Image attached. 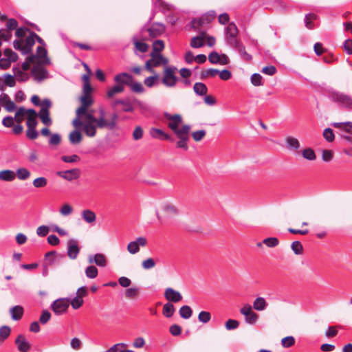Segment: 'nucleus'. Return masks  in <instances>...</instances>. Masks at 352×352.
I'll list each match as a JSON object with an SVG mask.
<instances>
[{
	"mask_svg": "<svg viewBox=\"0 0 352 352\" xmlns=\"http://www.w3.org/2000/svg\"><path fill=\"white\" fill-rule=\"evenodd\" d=\"M61 142V136L58 133H54L50 135V138L49 140L50 145L57 146Z\"/></svg>",
	"mask_w": 352,
	"mask_h": 352,
	"instance_id": "680f3d73",
	"label": "nucleus"
},
{
	"mask_svg": "<svg viewBox=\"0 0 352 352\" xmlns=\"http://www.w3.org/2000/svg\"><path fill=\"white\" fill-rule=\"evenodd\" d=\"M35 36H37V34L34 32H31L30 35L25 38V44L23 48V54H28L31 52L32 47L35 44Z\"/></svg>",
	"mask_w": 352,
	"mask_h": 352,
	"instance_id": "5701e85b",
	"label": "nucleus"
},
{
	"mask_svg": "<svg viewBox=\"0 0 352 352\" xmlns=\"http://www.w3.org/2000/svg\"><path fill=\"white\" fill-rule=\"evenodd\" d=\"M192 314L191 308L188 305L182 306L179 309V314L182 318L188 319L191 317Z\"/></svg>",
	"mask_w": 352,
	"mask_h": 352,
	"instance_id": "49530a36",
	"label": "nucleus"
},
{
	"mask_svg": "<svg viewBox=\"0 0 352 352\" xmlns=\"http://www.w3.org/2000/svg\"><path fill=\"white\" fill-rule=\"evenodd\" d=\"M11 329L8 326H2L0 327V337L3 340H6L10 335Z\"/></svg>",
	"mask_w": 352,
	"mask_h": 352,
	"instance_id": "6e6d98bb",
	"label": "nucleus"
},
{
	"mask_svg": "<svg viewBox=\"0 0 352 352\" xmlns=\"http://www.w3.org/2000/svg\"><path fill=\"white\" fill-rule=\"evenodd\" d=\"M156 265V263L153 258H148L142 262L143 269L148 270L153 268Z\"/></svg>",
	"mask_w": 352,
	"mask_h": 352,
	"instance_id": "3c124183",
	"label": "nucleus"
},
{
	"mask_svg": "<svg viewBox=\"0 0 352 352\" xmlns=\"http://www.w3.org/2000/svg\"><path fill=\"white\" fill-rule=\"evenodd\" d=\"M177 71V69L175 67H165L162 79V82L165 86L168 87H173L176 85L178 80L175 75Z\"/></svg>",
	"mask_w": 352,
	"mask_h": 352,
	"instance_id": "39448f33",
	"label": "nucleus"
},
{
	"mask_svg": "<svg viewBox=\"0 0 352 352\" xmlns=\"http://www.w3.org/2000/svg\"><path fill=\"white\" fill-rule=\"evenodd\" d=\"M69 300L66 298H60L55 300L51 305L52 309L56 314H62L67 310Z\"/></svg>",
	"mask_w": 352,
	"mask_h": 352,
	"instance_id": "9b49d317",
	"label": "nucleus"
},
{
	"mask_svg": "<svg viewBox=\"0 0 352 352\" xmlns=\"http://www.w3.org/2000/svg\"><path fill=\"white\" fill-rule=\"evenodd\" d=\"M5 86L7 85L10 87H13L16 85V80L14 75L5 74L3 76Z\"/></svg>",
	"mask_w": 352,
	"mask_h": 352,
	"instance_id": "4d7b16f0",
	"label": "nucleus"
},
{
	"mask_svg": "<svg viewBox=\"0 0 352 352\" xmlns=\"http://www.w3.org/2000/svg\"><path fill=\"white\" fill-rule=\"evenodd\" d=\"M189 133L190 131H187V129L184 131H182V133H177L175 135L179 139V141L176 143L177 148H183L185 151L188 149L187 142L189 139Z\"/></svg>",
	"mask_w": 352,
	"mask_h": 352,
	"instance_id": "4468645a",
	"label": "nucleus"
},
{
	"mask_svg": "<svg viewBox=\"0 0 352 352\" xmlns=\"http://www.w3.org/2000/svg\"><path fill=\"white\" fill-rule=\"evenodd\" d=\"M215 12L212 11L209 12L208 14L201 16L198 19H195L193 21V27L195 28H198L200 26H202L205 23H209L215 17Z\"/></svg>",
	"mask_w": 352,
	"mask_h": 352,
	"instance_id": "412c9836",
	"label": "nucleus"
},
{
	"mask_svg": "<svg viewBox=\"0 0 352 352\" xmlns=\"http://www.w3.org/2000/svg\"><path fill=\"white\" fill-rule=\"evenodd\" d=\"M287 146L289 149L298 150L300 146V142L294 137L289 136L285 139Z\"/></svg>",
	"mask_w": 352,
	"mask_h": 352,
	"instance_id": "c9c22d12",
	"label": "nucleus"
},
{
	"mask_svg": "<svg viewBox=\"0 0 352 352\" xmlns=\"http://www.w3.org/2000/svg\"><path fill=\"white\" fill-rule=\"evenodd\" d=\"M80 248L78 243L75 239H70L67 242V255L71 259L77 258L79 254Z\"/></svg>",
	"mask_w": 352,
	"mask_h": 352,
	"instance_id": "dca6fc26",
	"label": "nucleus"
},
{
	"mask_svg": "<svg viewBox=\"0 0 352 352\" xmlns=\"http://www.w3.org/2000/svg\"><path fill=\"white\" fill-rule=\"evenodd\" d=\"M302 157L308 160L314 161L316 159V155L314 151L311 148H307L302 151Z\"/></svg>",
	"mask_w": 352,
	"mask_h": 352,
	"instance_id": "a19ab883",
	"label": "nucleus"
},
{
	"mask_svg": "<svg viewBox=\"0 0 352 352\" xmlns=\"http://www.w3.org/2000/svg\"><path fill=\"white\" fill-rule=\"evenodd\" d=\"M88 295L87 288L85 286L79 287L76 291V296L70 301L71 305L74 309H78L81 307L84 303L83 298Z\"/></svg>",
	"mask_w": 352,
	"mask_h": 352,
	"instance_id": "6e6552de",
	"label": "nucleus"
},
{
	"mask_svg": "<svg viewBox=\"0 0 352 352\" xmlns=\"http://www.w3.org/2000/svg\"><path fill=\"white\" fill-rule=\"evenodd\" d=\"M164 297L169 302H178L182 300L181 293L170 287H168L165 289Z\"/></svg>",
	"mask_w": 352,
	"mask_h": 352,
	"instance_id": "2eb2a0df",
	"label": "nucleus"
},
{
	"mask_svg": "<svg viewBox=\"0 0 352 352\" xmlns=\"http://www.w3.org/2000/svg\"><path fill=\"white\" fill-rule=\"evenodd\" d=\"M333 157V152L331 150H324L322 153V159L323 161L328 162L332 160Z\"/></svg>",
	"mask_w": 352,
	"mask_h": 352,
	"instance_id": "338daca9",
	"label": "nucleus"
},
{
	"mask_svg": "<svg viewBox=\"0 0 352 352\" xmlns=\"http://www.w3.org/2000/svg\"><path fill=\"white\" fill-rule=\"evenodd\" d=\"M192 138L195 142L201 141L206 135L205 130H199L192 133Z\"/></svg>",
	"mask_w": 352,
	"mask_h": 352,
	"instance_id": "13d9d810",
	"label": "nucleus"
},
{
	"mask_svg": "<svg viewBox=\"0 0 352 352\" xmlns=\"http://www.w3.org/2000/svg\"><path fill=\"white\" fill-rule=\"evenodd\" d=\"M15 174H16V177H17V178L19 180H26L31 175V173H30V170H28L25 168H18L16 170V171L15 172Z\"/></svg>",
	"mask_w": 352,
	"mask_h": 352,
	"instance_id": "ea45409f",
	"label": "nucleus"
},
{
	"mask_svg": "<svg viewBox=\"0 0 352 352\" xmlns=\"http://www.w3.org/2000/svg\"><path fill=\"white\" fill-rule=\"evenodd\" d=\"M330 98L340 107L348 110H352L351 96L340 91H333L331 93Z\"/></svg>",
	"mask_w": 352,
	"mask_h": 352,
	"instance_id": "7ed1b4c3",
	"label": "nucleus"
},
{
	"mask_svg": "<svg viewBox=\"0 0 352 352\" xmlns=\"http://www.w3.org/2000/svg\"><path fill=\"white\" fill-rule=\"evenodd\" d=\"M88 262L90 264L95 263L100 267H105L107 265V258L106 256L101 253H97L94 255H89Z\"/></svg>",
	"mask_w": 352,
	"mask_h": 352,
	"instance_id": "ddd939ff",
	"label": "nucleus"
},
{
	"mask_svg": "<svg viewBox=\"0 0 352 352\" xmlns=\"http://www.w3.org/2000/svg\"><path fill=\"white\" fill-rule=\"evenodd\" d=\"M27 113L28 109H25L23 107H19L15 113V116L14 118V121L17 124H21L23 121L25 117L27 116Z\"/></svg>",
	"mask_w": 352,
	"mask_h": 352,
	"instance_id": "f704fd0d",
	"label": "nucleus"
},
{
	"mask_svg": "<svg viewBox=\"0 0 352 352\" xmlns=\"http://www.w3.org/2000/svg\"><path fill=\"white\" fill-rule=\"evenodd\" d=\"M292 250L296 254L300 255L303 253V247L298 241H294L292 243Z\"/></svg>",
	"mask_w": 352,
	"mask_h": 352,
	"instance_id": "864d4df0",
	"label": "nucleus"
},
{
	"mask_svg": "<svg viewBox=\"0 0 352 352\" xmlns=\"http://www.w3.org/2000/svg\"><path fill=\"white\" fill-rule=\"evenodd\" d=\"M57 174L67 181H72L79 178L80 170L78 168H74L65 171H59Z\"/></svg>",
	"mask_w": 352,
	"mask_h": 352,
	"instance_id": "f3484780",
	"label": "nucleus"
},
{
	"mask_svg": "<svg viewBox=\"0 0 352 352\" xmlns=\"http://www.w3.org/2000/svg\"><path fill=\"white\" fill-rule=\"evenodd\" d=\"M238 33L239 30L236 25L234 23H230L226 28V38L230 45L237 44L236 36Z\"/></svg>",
	"mask_w": 352,
	"mask_h": 352,
	"instance_id": "1a4fd4ad",
	"label": "nucleus"
},
{
	"mask_svg": "<svg viewBox=\"0 0 352 352\" xmlns=\"http://www.w3.org/2000/svg\"><path fill=\"white\" fill-rule=\"evenodd\" d=\"M193 90L199 96H205L207 94L208 88L204 83L196 82L193 86Z\"/></svg>",
	"mask_w": 352,
	"mask_h": 352,
	"instance_id": "e433bc0d",
	"label": "nucleus"
},
{
	"mask_svg": "<svg viewBox=\"0 0 352 352\" xmlns=\"http://www.w3.org/2000/svg\"><path fill=\"white\" fill-rule=\"evenodd\" d=\"M12 318L14 320H20L23 314V308L21 306L16 305L12 307L10 310Z\"/></svg>",
	"mask_w": 352,
	"mask_h": 352,
	"instance_id": "473e14b6",
	"label": "nucleus"
},
{
	"mask_svg": "<svg viewBox=\"0 0 352 352\" xmlns=\"http://www.w3.org/2000/svg\"><path fill=\"white\" fill-rule=\"evenodd\" d=\"M153 49L151 54H161V52L164 48V41L162 40H157L153 43Z\"/></svg>",
	"mask_w": 352,
	"mask_h": 352,
	"instance_id": "79ce46f5",
	"label": "nucleus"
},
{
	"mask_svg": "<svg viewBox=\"0 0 352 352\" xmlns=\"http://www.w3.org/2000/svg\"><path fill=\"white\" fill-rule=\"evenodd\" d=\"M32 184L35 188H44L47 184V179L44 177H39L34 179Z\"/></svg>",
	"mask_w": 352,
	"mask_h": 352,
	"instance_id": "09e8293b",
	"label": "nucleus"
},
{
	"mask_svg": "<svg viewBox=\"0 0 352 352\" xmlns=\"http://www.w3.org/2000/svg\"><path fill=\"white\" fill-rule=\"evenodd\" d=\"M114 81L118 85H122L124 87V85H129L132 83L133 78L131 75L123 72L118 74L114 76Z\"/></svg>",
	"mask_w": 352,
	"mask_h": 352,
	"instance_id": "6ab92c4d",
	"label": "nucleus"
},
{
	"mask_svg": "<svg viewBox=\"0 0 352 352\" xmlns=\"http://www.w3.org/2000/svg\"><path fill=\"white\" fill-rule=\"evenodd\" d=\"M38 116L41 119V122L46 126H50L52 124V120L50 117V111L45 109H41L38 113Z\"/></svg>",
	"mask_w": 352,
	"mask_h": 352,
	"instance_id": "c756f323",
	"label": "nucleus"
},
{
	"mask_svg": "<svg viewBox=\"0 0 352 352\" xmlns=\"http://www.w3.org/2000/svg\"><path fill=\"white\" fill-rule=\"evenodd\" d=\"M150 134L153 138L160 140L170 139V136L168 134H166L162 130L156 128H152L150 131Z\"/></svg>",
	"mask_w": 352,
	"mask_h": 352,
	"instance_id": "c85d7f7f",
	"label": "nucleus"
},
{
	"mask_svg": "<svg viewBox=\"0 0 352 352\" xmlns=\"http://www.w3.org/2000/svg\"><path fill=\"white\" fill-rule=\"evenodd\" d=\"M3 54H4L5 56L7 57L6 58L10 59V60H12L13 62H15L17 60L18 56L12 50L6 49L3 52Z\"/></svg>",
	"mask_w": 352,
	"mask_h": 352,
	"instance_id": "69168bd1",
	"label": "nucleus"
},
{
	"mask_svg": "<svg viewBox=\"0 0 352 352\" xmlns=\"http://www.w3.org/2000/svg\"><path fill=\"white\" fill-rule=\"evenodd\" d=\"M81 216L82 219L87 223L93 224L96 220V214L91 210L86 209L82 211Z\"/></svg>",
	"mask_w": 352,
	"mask_h": 352,
	"instance_id": "b1692460",
	"label": "nucleus"
},
{
	"mask_svg": "<svg viewBox=\"0 0 352 352\" xmlns=\"http://www.w3.org/2000/svg\"><path fill=\"white\" fill-rule=\"evenodd\" d=\"M164 31V27L162 25L159 24H154L148 29L149 35L151 37H157L162 34Z\"/></svg>",
	"mask_w": 352,
	"mask_h": 352,
	"instance_id": "cd10ccee",
	"label": "nucleus"
},
{
	"mask_svg": "<svg viewBox=\"0 0 352 352\" xmlns=\"http://www.w3.org/2000/svg\"><path fill=\"white\" fill-rule=\"evenodd\" d=\"M85 274L87 278L93 279L97 277L98 270L96 266L91 265L85 269Z\"/></svg>",
	"mask_w": 352,
	"mask_h": 352,
	"instance_id": "37998d69",
	"label": "nucleus"
},
{
	"mask_svg": "<svg viewBox=\"0 0 352 352\" xmlns=\"http://www.w3.org/2000/svg\"><path fill=\"white\" fill-rule=\"evenodd\" d=\"M239 322L236 320L229 319L226 322L225 327L228 330H232L238 328Z\"/></svg>",
	"mask_w": 352,
	"mask_h": 352,
	"instance_id": "0e129e2a",
	"label": "nucleus"
},
{
	"mask_svg": "<svg viewBox=\"0 0 352 352\" xmlns=\"http://www.w3.org/2000/svg\"><path fill=\"white\" fill-rule=\"evenodd\" d=\"M240 313L244 316L245 322L251 325H254L259 318L258 315L253 311L252 307L250 304H245L241 308Z\"/></svg>",
	"mask_w": 352,
	"mask_h": 352,
	"instance_id": "0eeeda50",
	"label": "nucleus"
},
{
	"mask_svg": "<svg viewBox=\"0 0 352 352\" xmlns=\"http://www.w3.org/2000/svg\"><path fill=\"white\" fill-rule=\"evenodd\" d=\"M80 106L76 110V117L72 120V125L76 129L82 127V132L89 138L96 135L97 129L107 128L112 130L116 126L118 115H112L110 120L105 118V111L100 109V116L96 118L93 111H88L94 100L91 95H82L80 97Z\"/></svg>",
	"mask_w": 352,
	"mask_h": 352,
	"instance_id": "f257e3e1",
	"label": "nucleus"
},
{
	"mask_svg": "<svg viewBox=\"0 0 352 352\" xmlns=\"http://www.w3.org/2000/svg\"><path fill=\"white\" fill-rule=\"evenodd\" d=\"M0 104L5 107L8 112L13 111L16 105L13 101H12L9 96L6 94H1L0 95Z\"/></svg>",
	"mask_w": 352,
	"mask_h": 352,
	"instance_id": "aec40b11",
	"label": "nucleus"
},
{
	"mask_svg": "<svg viewBox=\"0 0 352 352\" xmlns=\"http://www.w3.org/2000/svg\"><path fill=\"white\" fill-rule=\"evenodd\" d=\"M79 129H82V127L79 129H76V130L72 131L69 135V140L72 144H78L81 142L82 140V135L79 131Z\"/></svg>",
	"mask_w": 352,
	"mask_h": 352,
	"instance_id": "393cba45",
	"label": "nucleus"
},
{
	"mask_svg": "<svg viewBox=\"0 0 352 352\" xmlns=\"http://www.w3.org/2000/svg\"><path fill=\"white\" fill-rule=\"evenodd\" d=\"M204 33H201L200 35L192 38L190 46L193 48L201 47L204 45Z\"/></svg>",
	"mask_w": 352,
	"mask_h": 352,
	"instance_id": "72a5a7b5",
	"label": "nucleus"
},
{
	"mask_svg": "<svg viewBox=\"0 0 352 352\" xmlns=\"http://www.w3.org/2000/svg\"><path fill=\"white\" fill-rule=\"evenodd\" d=\"M165 118L168 120L167 125L175 135L177 133L184 131L187 129V131H190V126L188 124H183V118L179 114L170 115L165 113Z\"/></svg>",
	"mask_w": 352,
	"mask_h": 352,
	"instance_id": "f03ea898",
	"label": "nucleus"
},
{
	"mask_svg": "<svg viewBox=\"0 0 352 352\" xmlns=\"http://www.w3.org/2000/svg\"><path fill=\"white\" fill-rule=\"evenodd\" d=\"M12 71L14 73V76H16L19 81H26L29 78L28 74L24 73L23 71H22L19 67H13Z\"/></svg>",
	"mask_w": 352,
	"mask_h": 352,
	"instance_id": "58836bf2",
	"label": "nucleus"
},
{
	"mask_svg": "<svg viewBox=\"0 0 352 352\" xmlns=\"http://www.w3.org/2000/svg\"><path fill=\"white\" fill-rule=\"evenodd\" d=\"M251 82L254 86H262L263 83V77L259 74H254L251 76Z\"/></svg>",
	"mask_w": 352,
	"mask_h": 352,
	"instance_id": "603ef678",
	"label": "nucleus"
},
{
	"mask_svg": "<svg viewBox=\"0 0 352 352\" xmlns=\"http://www.w3.org/2000/svg\"><path fill=\"white\" fill-rule=\"evenodd\" d=\"M263 243L268 248H274L279 244V241L276 237L266 238L263 241Z\"/></svg>",
	"mask_w": 352,
	"mask_h": 352,
	"instance_id": "8fccbe9b",
	"label": "nucleus"
},
{
	"mask_svg": "<svg viewBox=\"0 0 352 352\" xmlns=\"http://www.w3.org/2000/svg\"><path fill=\"white\" fill-rule=\"evenodd\" d=\"M162 214H160L157 212L156 215L157 219L161 223H164V219L172 218L179 214V209L172 204L166 203L162 206Z\"/></svg>",
	"mask_w": 352,
	"mask_h": 352,
	"instance_id": "423d86ee",
	"label": "nucleus"
},
{
	"mask_svg": "<svg viewBox=\"0 0 352 352\" xmlns=\"http://www.w3.org/2000/svg\"><path fill=\"white\" fill-rule=\"evenodd\" d=\"M198 319L203 323H207L210 320L211 315L208 311H202L199 314Z\"/></svg>",
	"mask_w": 352,
	"mask_h": 352,
	"instance_id": "bf43d9fd",
	"label": "nucleus"
},
{
	"mask_svg": "<svg viewBox=\"0 0 352 352\" xmlns=\"http://www.w3.org/2000/svg\"><path fill=\"white\" fill-rule=\"evenodd\" d=\"M37 56L43 63H48L49 60L47 58V50L43 47H38L36 50Z\"/></svg>",
	"mask_w": 352,
	"mask_h": 352,
	"instance_id": "a18cd8bd",
	"label": "nucleus"
},
{
	"mask_svg": "<svg viewBox=\"0 0 352 352\" xmlns=\"http://www.w3.org/2000/svg\"><path fill=\"white\" fill-rule=\"evenodd\" d=\"M232 46L238 50L241 56L245 60L248 61L252 59V56L245 51V47L239 41L237 42V44H234Z\"/></svg>",
	"mask_w": 352,
	"mask_h": 352,
	"instance_id": "4c0bfd02",
	"label": "nucleus"
},
{
	"mask_svg": "<svg viewBox=\"0 0 352 352\" xmlns=\"http://www.w3.org/2000/svg\"><path fill=\"white\" fill-rule=\"evenodd\" d=\"M126 346V345L124 343H118L112 346L106 352H122V349Z\"/></svg>",
	"mask_w": 352,
	"mask_h": 352,
	"instance_id": "774afa93",
	"label": "nucleus"
},
{
	"mask_svg": "<svg viewBox=\"0 0 352 352\" xmlns=\"http://www.w3.org/2000/svg\"><path fill=\"white\" fill-rule=\"evenodd\" d=\"M175 312V307L170 302L166 303L163 307V314L167 317L170 318Z\"/></svg>",
	"mask_w": 352,
	"mask_h": 352,
	"instance_id": "c03bdc74",
	"label": "nucleus"
},
{
	"mask_svg": "<svg viewBox=\"0 0 352 352\" xmlns=\"http://www.w3.org/2000/svg\"><path fill=\"white\" fill-rule=\"evenodd\" d=\"M268 304L263 297H257L253 302V308L256 311H263L266 309Z\"/></svg>",
	"mask_w": 352,
	"mask_h": 352,
	"instance_id": "bb28decb",
	"label": "nucleus"
},
{
	"mask_svg": "<svg viewBox=\"0 0 352 352\" xmlns=\"http://www.w3.org/2000/svg\"><path fill=\"white\" fill-rule=\"evenodd\" d=\"M32 74L37 81H41L47 78V71L41 65H34L32 69Z\"/></svg>",
	"mask_w": 352,
	"mask_h": 352,
	"instance_id": "a211bd4d",
	"label": "nucleus"
},
{
	"mask_svg": "<svg viewBox=\"0 0 352 352\" xmlns=\"http://www.w3.org/2000/svg\"><path fill=\"white\" fill-rule=\"evenodd\" d=\"M38 113L32 109H28V113L26 116L27 121L26 124L28 128H36L37 125Z\"/></svg>",
	"mask_w": 352,
	"mask_h": 352,
	"instance_id": "4be33fe9",
	"label": "nucleus"
},
{
	"mask_svg": "<svg viewBox=\"0 0 352 352\" xmlns=\"http://www.w3.org/2000/svg\"><path fill=\"white\" fill-rule=\"evenodd\" d=\"M16 179L15 172L12 170H3L0 171V181L13 182Z\"/></svg>",
	"mask_w": 352,
	"mask_h": 352,
	"instance_id": "a878e982",
	"label": "nucleus"
},
{
	"mask_svg": "<svg viewBox=\"0 0 352 352\" xmlns=\"http://www.w3.org/2000/svg\"><path fill=\"white\" fill-rule=\"evenodd\" d=\"M332 126L336 129H339L341 131H345L349 134H352V122H334Z\"/></svg>",
	"mask_w": 352,
	"mask_h": 352,
	"instance_id": "2f4dec72",
	"label": "nucleus"
},
{
	"mask_svg": "<svg viewBox=\"0 0 352 352\" xmlns=\"http://www.w3.org/2000/svg\"><path fill=\"white\" fill-rule=\"evenodd\" d=\"M73 208L69 204H63L60 208V213L63 216H67L72 214Z\"/></svg>",
	"mask_w": 352,
	"mask_h": 352,
	"instance_id": "052dcab7",
	"label": "nucleus"
},
{
	"mask_svg": "<svg viewBox=\"0 0 352 352\" xmlns=\"http://www.w3.org/2000/svg\"><path fill=\"white\" fill-rule=\"evenodd\" d=\"M151 58L145 63V69L152 74H155V67L160 65L167 67L168 59L162 54H150Z\"/></svg>",
	"mask_w": 352,
	"mask_h": 352,
	"instance_id": "20e7f679",
	"label": "nucleus"
},
{
	"mask_svg": "<svg viewBox=\"0 0 352 352\" xmlns=\"http://www.w3.org/2000/svg\"><path fill=\"white\" fill-rule=\"evenodd\" d=\"M295 344V338L292 336H289L282 338L281 340V345L284 348H289Z\"/></svg>",
	"mask_w": 352,
	"mask_h": 352,
	"instance_id": "de8ad7c7",
	"label": "nucleus"
},
{
	"mask_svg": "<svg viewBox=\"0 0 352 352\" xmlns=\"http://www.w3.org/2000/svg\"><path fill=\"white\" fill-rule=\"evenodd\" d=\"M124 91V87L122 85H118L113 86L109 89L107 91L106 96L107 98H112L115 95L120 93H122Z\"/></svg>",
	"mask_w": 352,
	"mask_h": 352,
	"instance_id": "7c9ffc66",
	"label": "nucleus"
},
{
	"mask_svg": "<svg viewBox=\"0 0 352 352\" xmlns=\"http://www.w3.org/2000/svg\"><path fill=\"white\" fill-rule=\"evenodd\" d=\"M139 293V288L131 287L129 288L125 292V296L127 298H133L137 296Z\"/></svg>",
	"mask_w": 352,
	"mask_h": 352,
	"instance_id": "e2e57ef3",
	"label": "nucleus"
},
{
	"mask_svg": "<svg viewBox=\"0 0 352 352\" xmlns=\"http://www.w3.org/2000/svg\"><path fill=\"white\" fill-rule=\"evenodd\" d=\"M14 343L19 352H28L31 349L30 343L23 334H19L16 337Z\"/></svg>",
	"mask_w": 352,
	"mask_h": 352,
	"instance_id": "f8f14e48",
	"label": "nucleus"
},
{
	"mask_svg": "<svg viewBox=\"0 0 352 352\" xmlns=\"http://www.w3.org/2000/svg\"><path fill=\"white\" fill-rule=\"evenodd\" d=\"M146 244L147 239L144 236H140L127 245V250L130 254H135L140 251V246L145 247Z\"/></svg>",
	"mask_w": 352,
	"mask_h": 352,
	"instance_id": "9d476101",
	"label": "nucleus"
},
{
	"mask_svg": "<svg viewBox=\"0 0 352 352\" xmlns=\"http://www.w3.org/2000/svg\"><path fill=\"white\" fill-rule=\"evenodd\" d=\"M323 137L328 142H332L335 139L333 131L330 128H327L323 131Z\"/></svg>",
	"mask_w": 352,
	"mask_h": 352,
	"instance_id": "5fc2aeb1",
	"label": "nucleus"
}]
</instances>
